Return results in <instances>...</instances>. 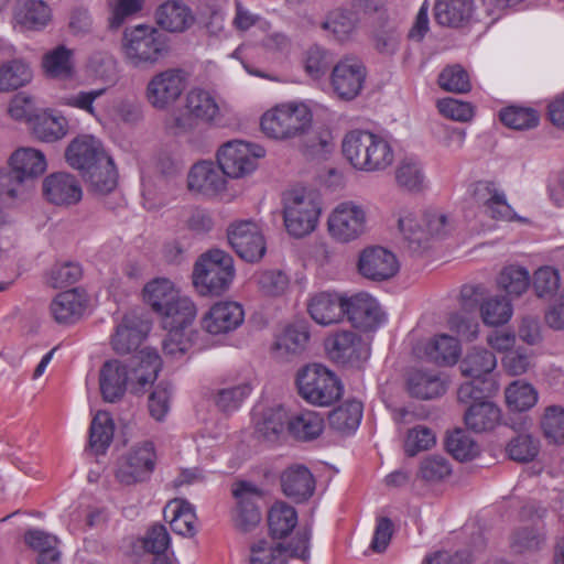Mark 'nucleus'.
<instances>
[{
    "label": "nucleus",
    "mask_w": 564,
    "mask_h": 564,
    "mask_svg": "<svg viewBox=\"0 0 564 564\" xmlns=\"http://www.w3.org/2000/svg\"><path fill=\"white\" fill-rule=\"evenodd\" d=\"M311 529L297 531L295 539L285 545L274 538H262L250 546V564H288L290 557L303 561L310 557Z\"/></svg>",
    "instance_id": "7"
},
{
    "label": "nucleus",
    "mask_w": 564,
    "mask_h": 564,
    "mask_svg": "<svg viewBox=\"0 0 564 564\" xmlns=\"http://www.w3.org/2000/svg\"><path fill=\"white\" fill-rule=\"evenodd\" d=\"M313 116L304 104H284L267 111L261 118V129L273 139L303 135L312 127Z\"/></svg>",
    "instance_id": "6"
},
{
    "label": "nucleus",
    "mask_w": 564,
    "mask_h": 564,
    "mask_svg": "<svg viewBox=\"0 0 564 564\" xmlns=\"http://www.w3.org/2000/svg\"><path fill=\"white\" fill-rule=\"evenodd\" d=\"M83 177L89 184L90 191L97 195L111 193L117 186V173L113 161L108 156V162H99L83 174Z\"/></svg>",
    "instance_id": "42"
},
{
    "label": "nucleus",
    "mask_w": 564,
    "mask_h": 564,
    "mask_svg": "<svg viewBox=\"0 0 564 564\" xmlns=\"http://www.w3.org/2000/svg\"><path fill=\"white\" fill-rule=\"evenodd\" d=\"M362 417V403L358 400H348L334 409L328 416L329 425L339 432L355 431Z\"/></svg>",
    "instance_id": "48"
},
{
    "label": "nucleus",
    "mask_w": 564,
    "mask_h": 564,
    "mask_svg": "<svg viewBox=\"0 0 564 564\" xmlns=\"http://www.w3.org/2000/svg\"><path fill=\"white\" fill-rule=\"evenodd\" d=\"M345 159L359 171L377 172L390 166L394 153L381 137L366 130L347 132L341 142Z\"/></svg>",
    "instance_id": "2"
},
{
    "label": "nucleus",
    "mask_w": 564,
    "mask_h": 564,
    "mask_svg": "<svg viewBox=\"0 0 564 564\" xmlns=\"http://www.w3.org/2000/svg\"><path fill=\"white\" fill-rule=\"evenodd\" d=\"M181 295L174 283L165 278L148 282L143 289L144 301L158 314Z\"/></svg>",
    "instance_id": "40"
},
{
    "label": "nucleus",
    "mask_w": 564,
    "mask_h": 564,
    "mask_svg": "<svg viewBox=\"0 0 564 564\" xmlns=\"http://www.w3.org/2000/svg\"><path fill=\"white\" fill-rule=\"evenodd\" d=\"M321 207L317 195L306 189H294L284 197V225L290 235L302 238L311 234L318 221Z\"/></svg>",
    "instance_id": "8"
},
{
    "label": "nucleus",
    "mask_w": 564,
    "mask_h": 564,
    "mask_svg": "<svg viewBox=\"0 0 564 564\" xmlns=\"http://www.w3.org/2000/svg\"><path fill=\"white\" fill-rule=\"evenodd\" d=\"M33 135L42 142H56L68 133V121L53 111L44 110L35 115L30 124Z\"/></svg>",
    "instance_id": "33"
},
{
    "label": "nucleus",
    "mask_w": 564,
    "mask_h": 564,
    "mask_svg": "<svg viewBox=\"0 0 564 564\" xmlns=\"http://www.w3.org/2000/svg\"><path fill=\"white\" fill-rule=\"evenodd\" d=\"M268 523L271 533L270 538L282 541L297 524L296 510L285 502H276L269 510Z\"/></svg>",
    "instance_id": "43"
},
{
    "label": "nucleus",
    "mask_w": 564,
    "mask_h": 564,
    "mask_svg": "<svg viewBox=\"0 0 564 564\" xmlns=\"http://www.w3.org/2000/svg\"><path fill=\"white\" fill-rule=\"evenodd\" d=\"M425 354L438 365H454L458 360L460 346L456 338L442 334L426 344Z\"/></svg>",
    "instance_id": "46"
},
{
    "label": "nucleus",
    "mask_w": 564,
    "mask_h": 564,
    "mask_svg": "<svg viewBox=\"0 0 564 564\" xmlns=\"http://www.w3.org/2000/svg\"><path fill=\"white\" fill-rule=\"evenodd\" d=\"M480 313L486 325L499 326L511 318L512 306L505 296H492L480 305Z\"/></svg>",
    "instance_id": "58"
},
{
    "label": "nucleus",
    "mask_w": 564,
    "mask_h": 564,
    "mask_svg": "<svg viewBox=\"0 0 564 564\" xmlns=\"http://www.w3.org/2000/svg\"><path fill=\"white\" fill-rule=\"evenodd\" d=\"M131 389V373L126 364L112 359L106 361L99 370V389L106 402H117Z\"/></svg>",
    "instance_id": "21"
},
{
    "label": "nucleus",
    "mask_w": 564,
    "mask_h": 564,
    "mask_svg": "<svg viewBox=\"0 0 564 564\" xmlns=\"http://www.w3.org/2000/svg\"><path fill=\"white\" fill-rule=\"evenodd\" d=\"M225 176L219 164L203 161L192 166L187 175V185L192 191L213 195L225 188Z\"/></svg>",
    "instance_id": "26"
},
{
    "label": "nucleus",
    "mask_w": 564,
    "mask_h": 564,
    "mask_svg": "<svg viewBox=\"0 0 564 564\" xmlns=\"http://www.w3.org/2000/svg\"><path fill=\"white\" fill-rule=\"evenodd\" d=\"M301 138L303 151L311 158L324 159L335 147L333 134L327 129L307 130Z\"/></svg>",
    "instance_id": "56"
},
{
    "label": "nucleus",
    "mask_w": 564,
    "mask_h": 564,
    "mask_svg": "<svg viewBox=\"0 0 564 564\" xmlns=\"http://www.w3.org/2000/svg\"><path fill=\"white\" fill-rule=\"evenodd\" d=\"M358 24L359 17L355 11L336 8L327 13L321 28L335 41L346 42L354 36Z\"/></svg>",
    "instance_id": "34"
},
{
    "label": "nucleus",
    "mask_w": 564,
    "mask_h": 564,
    "mask_svg": "<svg viewBox=\"0 0 564 564\" xmlns=\"http://www.w3.org/2000/svg\"><path fill=\"white\" fill-rule=\"evenodd\" d=\"M31 183L10 166L0 172V197L9 202L23 200L29 193Z\"/></svg>",
    "instance_id": "49"
},
{
    "label": "nucleus",
    "mask_w": 564,
    "mask_h": 564,
    "mask_svg": "<svg viewBox=\"0 0 564 564\" xmlns=\"http://www.w3.org/2000/svg\"><path fill=\"white\" fill-rule=\"evenodd\" d=\"M323 430L324 420L317 412L305 410L289 416V433L297 440H314Z\"/></svg>",
    "instance_id": "41"
},
{
    "label": "nucleus",
    "mask_w": 564,
    "mask_h": 564,
    "mask_svg": "<svg viewBox=\"0 0 564 564\" xmlns=\"http://www.w3.org/2000/svg\"><path fill=\"white\" fill-rule=\"evenodd\" d=\"M263 155V150L253 152L250 145L242 141H229L217 153V162L226 176L243 177L257 167V159Z\"/></svg>",
    "instance_id": "13"
},
{
    "label": "nucleus",
    "mask_w": 564,
    "mask_h": 564,
    "mask_svg": "<svg viewBox=\"0 0 564 564\" xmlns=\"http://www.w3.org/2000/svg\"><path fill=\"white\" fill-rule=\"evenodd\" d=\"M43 194L51 204L56 206L75 205L83 196L80 184L76 177L65 172L46 176L43 181Z\"/></svg>",
    "instance_id": "22"
},
{
    "label": "nucleus",
    "mask_w": 564,
    "mask_h": 564,
    "mask_svg": "<svg viewBox=\"0 0 564 564\" xmlns=\"http://www.w3.org/2000/svg\"><path fill=\"white\" fill-rule=\"evenodd\" d=\"M9 164L31 182L42 175L47 166L45 155L33 148H21L14 151Z\"/></svg>",
    "instance_id": "38"
},
{
    "label": "nucleus",
    "mask_w": 564,
    "mask_h": 564,
    "mask_svg": "<svg viewBox=\"0 0 564 564\" xmlns=\"http://www.w3.org/2000/svg\"><path fill=\"white\" fill-rule=\"evenodd\" d=\"M161 366L162 361L156 350L149 347L141 349L128 366L131 373V391L143 392L155 381Z\"/></svg>",
    "instance_id": "24"
},
{
    "label": "nucleus",
    "mask_w": 564,
    "mask_h": 564,
    "mask_svg": "<svg viewBox=\"0 0 564 564\" xmlns=\"http://www.w3.org/2000/svg\"><path fill=\"white\" fill-rule=\"evenodd\" d=\"M186 72L170 67L155 73L145 87V99L154 109L166 110L174 105L186 88Z\"/></svg>",
    "instance_id": "10"
},
{
    "label": "nucleus",
    "mask_w": 564,
    "mask_h": 564,
    "mask_svg": "<svg viewBox=\"0 0 564 564\" xmlns=\"http://www.w3.org/2000/svg\"><path fill=\"white\" fill-rule=\"evenodd\" d=\"M52 19L51 8L43 0H18L14 21L22 30L39 31Z\"/></svg>",
    "instance_id": "31"
},
{
    "label": "nucleus",
    "mask_w": 564,
    "mask_h": 564,
    "mask_svg": "<svg viewBox=\"0 0 564 564\" xmlns=\"http://www.w3.org/2000/svg\"><path fill=\"white\" fill-rule=\"evenodd\" d=\"M408 390L415 398L432 399L443 394L445 387L436 375L413 370L408 378Z\"/></svg>",
    "instance_id": "47"
},
{
    "label": "nucleus",
    "mask_w": 564,
    "mask_h": 564,
    "mask_svg": "<svg viewBox=\"0 0 564 564\" xmlns=\"http://www.w3.org/2000/svg\"><path fill=\"white\" fill-rule=\"evenodd\" d=\"M345 297L327 292L318 293L308 302L311 317L321 325L327 326L344 318Z\"/></svg>",
    "instance_id": "30"
},
{
    "label": "nucleus",
    "mask_w": 564,
    "mask_h": 564,
    "mask_svg": "<svg viewBox=\"0 0 564 564\" xmlns=\"http://www.w3.org/2000/svg\"><path fill=\"white\" fill-rule=\"evenodd\" d=\"M544 436L554 444L564 443V408L550 405L541 419Z\"/></svg>",
    "instance_id": "59"
},
{
    "label": "nucleus",
    "mask_w": 564,
    "mask_h": 564,
    "mask_svg": "<svg viewBox=\"0 0 564 564\" xmlns=\"http://www.w3.org/2000/svg\"><path fill=\"white\" fill-rule=\"evenodd\" d=\"M235 276L232 257L220 249L203 253L193 271V283L203 295H220Z\"/></svg>",
    "instance_id": "4"
},
{
    "label": "nucleus",
    "mask_w": 564,
    "mask_h": 564,
    "mask_svg": "<svg viewBox=\"0 0 564 564\" xmlns=\"http://www.w3.org/2000/svg\"><path fill=\"white\" fill-rule=\"evenodd\" d=\"M424 173L419 161L405 158L395 169V181L409 192H420L424 187Z\"/></svg>",
    "instance_id": "54"
},
{
    "label": "nucleus",
    "mask_w": 564,
    "mask_h": 564,
    "mask_svg": "<svg viewBox=\"0 0 564 564\" xmlns=\"http://www.w3.org/2000/svg\"><path fill=\"white\" fill-rule=\"evenodd\" d=\"M242 306L237 302H219L213 305L202 319V327L212 335L235 330L243 322Z\"/></svg>",
    "instance_id": "23"
},
{
    "label": "nucleus",
    "mask_w": 564,
    "mask_h": 564,
    "mask_svg": "<svg viewBox=\"0 0 564 564\" xmlns=\"http://www.w3.org/2000/svg\"><path fill=\"white\" fill-rule=\"evenodd\" d=\"M445 446L447 452L460 462L471 460L479 454L478 444L463 429H456L449 433Z\"/></svg>",
    "instance_id": "52"
},
{
    "label": "nucleus",
    "mask_w": 564,
    "mask_h": 564,
    "mask_svg": "<svg viewBox=\"0 0 564 564\" xmlns=\"http://www.w3.org/2000/svg\"><path fill=\"white\" fill-rule=\"evenodd\" d=\"M398 227L403 238L404 247L413 254H420L430 246L429 234L423 220V214L403 212L398 219Z\"/></svg>",
    "instance_id": "28"
},
{
    "label": "nucleus",
    "mask_w": 564,
    "mask_h": 564,
    "mask_svg": "<svg viewBox=\"0 0 564 564\" xmlns=\"http://www.w3.org/2000/svg\"><path fill=\"white\" fill-rule=\"evenodd\" d=\"M310 333L304 323L289 325L273 344V350L279 358H289L302 354L308 343Z\"/></svg>",
    "instance_id": "35"
},
{
    "label": "nucleus",
    "mask_w": 564,
    "mask_h": 564,
    "mask_svg": "<svg viewBox=\"0 0 564 564\" xmlns=\"http://www.w3.org/2000/svg\"><path fill=\"white\" fill-rule=\"evenodd\" d=\"M539 451V441L530 434H520L513 437L507 445L509 457L519 463L533 460L538 456Z\"/></svg>",
    "instance_id": "61"
},
{
    "label": "nucleus",
    "mask_w": 564,
    "mask_h": 564,
    "mask_svg": "<svg viewBox=\"0 0 564 564\" xmlns=\"http://www.w3.org/2000/svg\"><path fill=\"white\" fill-rule=\"evenodd\" d=\"M232 495L237 500L236 529L245 533L252 531L261 521L259 501L263 498L262 490L252 482L239 481L234 485Z\"/></svg>",
    "instance_id": "12"
},
{
    "label": "nucleus",
    "mask_w": 564,
    "mask_h": 564,
    "mask_svg": "<svg viewBox=\"0 0 564 564\" xmlns=\"http://www.w3.org/2000/svg\"><path fill=\"white\" fill-rule=\"evenodd\" d=\"M258 290L265 296L282 295L289 286V278L281 270H264L254 275Z\"/></svg>",
    "instance_id": "60"
},
{
    "label": "nucleus",
    "mask_w": 564,
    "mask_h": 564,
    "mask_svg": "<svg viewBox=\"0 0 564 564\" xmlns=\"http://www.w3.org/2000/svg\"><path fill=\"white\" fill-rule=\"evenodd\" d=\"M159 315L165 329L184 330L194 321L196 306L189 297L181 294Z\"/></svg>",
    "instance_id": "36"
},
{
    "label": "nucleus",
    "mask_w": 564,
    "mask_h": 564,
    "mask_svg": "<svg viewBox=\"0 0 564 564\" xmlns=\"http://www.w3.org/2000/svg\"><path fill=\"white\" fill-rule=\"evenodd\" d=\"M156 463L154 445L143 442L134 446L119 465L116 477L126 485L147 480L153 473Z\"/></svg>",
    "instance_id": "14"
},
{
    "label": "nucleus",
    "mask_w": 564,
    "mask_h": 564,
    "mask_svg": "<svg viewBox=\"0 0 564 564\" xmlns=\"http://www.w3.org/2000/svg\"><path fill=\"white\" fill-rule=\"evenodd\" d=\"M471 11L469 0H437L434 7L437 23L449 28L462 26L470 19Z\"/></svg>",
    "instance_id": "37"
},
{
    "label": "nucleus",
    "mask_w": 564,
    "mask_h": 564,
    "mask_svg": "<svg viewBox=\"0 0 564 564\" xmlns=\"http://www.w3.org/2000/svg\"><path fill=\"white\" fill-rule=\"evenodd\" d=\"M73 52L64 45H58L47 52L43 57V68L45 73L54 78L65 79L73 74L72 64Z\"/></svg>",
    "instance_id": "51"
},
{
    "label": "nucleus",
    "mask_w": 564,
    "mask_h": 564,
    "mask_svg": "<svg viewBox=\"0 0 564 564\" xmlns=\"http://www.w3.org/2000/svg\"><path fill=\"white\" fill-rule=\"evenodd\" d=\"M289 427V414L283 406L265 410L256 424L257 434L269 441L275 442Z\"/></svg>",
    "instance_id": "45"
},
{
    "label": "nucleus",
    "mask_w": 564,
    "mask_h": 564,
    "mask_svg": "<svg viewBox=\"0 0 564 564\" xmlns=\"http://www.w3.org/2000/svg\"><path fill=\"white\" fill-rule=\"evenodd\" d=\"M250 391V386L246 383L219 389L213 397L214 403L219 410L231 412L241 405Z\"/></svg>",
    "instance_id": "64"
},
{
    "label": "nucleus",
    "mask_w": 564,
    "mask_h": 564,
    "mask_svg": "<svg viewBox=\"0 0 564 564\" xmlns=\"http://www.w3.org/2000/svg\"><path fill=\"white\" fill-rule=\"evenodd\" d=\"M174 516L171 520L172 530L183 536H193L196 533V516L193 506L185 500H175Z\"/></svg>",
    "instance_id": "62"
},
{
    "label": "nucleus",
    "mask_w": 564,
    "mask_h": 564,
    "mask_svg": "<svg viewBox=\"0 0 564 564\" xmlns=\"http://www.w3.org/2000/svg\"><path fill=\"white\" fill-rule=\"evenodd\" d=\"M473 196L476 203L484 208L485 214L492 219L525 221L524 218L516 215L511 206L507 203L505 193L492 182H477L474 186Z\"/></svg>",
    "instance_id": "17"
},
{
    "label": "nucleus",
    "mask_w": 564,
    "mask_h": 564,
    "mask_svg": "<svg viewBox=\"0 0 564 564\" xmlns=\"http://www.w3.org/2000/svg\"><path fill=\"white\" fill-rule=\"evenodd\" d=\"M328 357L340 365L355 364L369 357V347L361 337L351 330H340L325 340Z\"/></svg>",
    "instance_id": "16"
},
{
    "label": "nucleus",
    "mask_w": 564,
    "mask_h": 564,
    "mask_svg": "<svg viewBox=\"0 0 564 564\" xmlns=\"http://www.w3.org/2000/svg\"><path fill=\"white\" fill-rule=\"evenodd\" d=\"M115 425L109 413L98 412L91 421L89 430V445L101 454L110 445L113 437Z\"/></svg>",
    "instance_id": "50"
},
{
    "label": "nucleus",
    "mask_w": 564,
    "mask_h": 564,
    "mask_svg": "<svg viewBox=\"0 0 564 564\" xmlns=\"http://www.w3.org/2000/svg\"><path fill=\"white\" fill-rule=\"evenodd\" d=\"M85 307V296L77 289H72L57 294L51 303L50 311L57 323L73 324L82 317Z\"/></svg>",
    "instance_id": "32"
},
{
    "label": "nucleus",
    "mask_w": 564,
    "mask_h": 564,
    "mask_svg": "<svg viewBox=\"0 0 564 564\" xmlns=\"http://www.w3.org/2000/svg\"><path fill=\"white\" fill-rule=\"evenodd\" d=\"M367 212L355 202L336 205L328 216L327 227L330 237L340 243L359 239L367 231Z\"/></svg>",
    "instance_id": "9"
},
{
    "label": "nucleus",
    "mask_w": 564,
    "mask_h": 564,
    "mask_svg": "<svg viewBox=\"0 0 564 564\" xmlns=\"http://www.w3.org/2000/svg\"><path fill=\"white\" fill-rule=\"evenodd\" d=\"M466 425L474 432L492 430L500 421V410L494 403L479 401L469 405L464 416Z\"/></svg>",
    "instance_id": "39"
},
{
    "label": "nucleus",
    "mask_w": 564,
    "mask_h": 564,
    "mask_svg": "<svg viewBox=\"0 0 564 564\" xmlns=\"http://www.w3.org/2000/svg\"><path fill=\"white\" fill-rule=\"evenodd\" d=\"M32 73L28 64L12 61L0 68V91H10L28 84Z\"/></svg>",
    "instance_id": "57"
},
{
    "label": "nucleus",
    "mask_w": 564,
    "mask_h": 564,
    "mask_svg": "<svg viewBox=\"0 0 564 564\" xmlns=\"http://www.w3.org/2000/svg\"><path fill=\"white\" fill-rule=\"evenodd\" d=\"M150 326L134 315H126L112 336V348L117 354H129L135 350L145 338Z\"/></svg>",
    "instance_id": "27"
},
{
    "label": "nucleus",
    "mask_w": 564,
    "mask_h": 564,
    "mask_svg": "<svg viewBox=\"0 0 564 564\" xmlns=\"http://www.w3.org/2000/svg\"><path fill=\"white\" fill-rule=\"evenodd\" d=\"M299 394L308 403L328 406L337 401L343 387L336 375L319 364H312L297 372Z\"/></svg>",
    "instance_id": "5"
},
{
    "label": "nucleus",
    "mask_w": 564,
    "mask_h": 564,
    "mask_svg": "<svg viewBox=\"0 0 564 564\" xmlns=\"http://www.w3.org/2000/svg\"><path fill=\"white\" fill-rule=\"evenodd\" d=\"M220 118L215 96L203 88H192L185 96L183 110L166 119L165 127L173 135L194 133L200 126H210Z\"/></svg>",
    "instance_id": "3"
},
{
    "label": "nucleus",
    "mask_w": 564,
    "mask_h": 564,
    "mask_svg": "<svg viewBox=\"0 0 564 564\" xmlns=\"http://www.w3.org/2000/svg\"><path fill=\"white\" fill-rule=\"evenodd\" d=\"M496 366L497 359L494 352L479 347L469 350L459 364L462 373L474 379L489 375Z\"/></svg>",
    "instance_id": "44"
},
{
    "label": "nucleus",
    "mask_w": 564,
    "mask_h": 564,
    "mask_svg": "<svg viewBox=\"0 0 564 564\" xmlns=\"http://www.w3.org/2000/svg\"><path fill=\"white\" fill-rule=\"evenodd\" d=\"M506 402L512 411H527L538 401V392L532 384L517 380L506 389Z\"/></svg>",
    "instance_id": "53"
},
{
    "label": "nucleus",
    "mask_w": 564,
    "mask_h": 564,
    "mask_svg": "<svg viewBox=\"0 0 564 564\" xmlns=\"http://www.w3.org/2000/svg\"><path fill=\"white\" fill-rule=\"evenodd\" d=\"M101 142L93 135L83 134L76 137L65 151L66 162L82 174L99 162H108Z\"/></svg>",
    "instance_id": "18"
},
{
    "label": "nucleus",
    "mask_w": 564,
    "mask_h": 564,
    "mask_svg": "<svg viewBox=\"0 0 564 564\" xmlns=\"http://www.w3.org/2000/svg\"><path fill=\"white\" fill-rule=\"evenodd\" d=\"M315 485L311 470L301 464L291 465L281 474L283 494L296 502L311 498L315 491Z\"/></svg>",
    "instance_id": "25"
},
{
    "label": "nucleus",
    "mask_w": 564,
    "mask_h": 564,
    "mask_svg": "<svg viewBox=\"0 0 564 564\" xmlns=\"http://www.w3.org/2000/svg\"><path fill=\"white\" fill-rule=\"evenodd\" d=\"M123 57L137 69H150L165 59L172 51L170 37L152 25L127 28L121 40Z\"/></svg>",
    "instance_id": "1"
},
{
    "label": "nucleus",
    "mask_w": 564,
    "mask_h": 564,
    "mask_svg": "<svg viewBox=\"0 0 564 564\" xmlns=\"http://www.w3.org/2000/svg\"><path fill=\"white\" fill-rule=\"evenodd\" d=\"M358 269L362 276L373 281L392 278L399 270L395 256L382 247H368L359 257Z\"/></svg>",
    "instance_id": "19"
},
{
    "label": "nucleus",
    "mask_w": 564,
    "mask_h": 564,
    "mask_svg": "<svg viewBox=\"0 0 564 564\" xmlns=\"http://www.w3.org/2000/svg\"><path fill=\"white\" fill-rule=\"evenodd\" d=\"M155 21L169 32H184L195 21L191 8L181 0H167L158 7Z\"/></svg>",
    "instance_id": "29"
},
{
    "label": "nucleus",
    "mask_w": 564,
    "mask_h": 564,
    "mask_svg": "<svg viewBox=\"0 0 564 564\" xmlns=\"http://www.w3.org/2000/svg\"><path fill=\"white\" fill-rule=\"evenodd\" d=\"M366 75V67L358 58L345 57L334 66L330 85L338 98L351 100L361 91Z\"/></svg>",
    "instance_id": "15"
},
{
    "label": "nucleus",
    "mask_w": 564,
    "mask_h": 564,
    "mask_svg": "<svg viewBox=\"0 0 564 564\" xmlns=\"http://www.w3.org/2000/svg\"><path fill=\"white\" fill-rule=\"evenodd\" d=\"M227 236L231 248L247 262H257L265 253L267 246L263 234L252 220L232 223L227 229Z\"/></svg>",
    "instance_id": "11"
},
{
    "label": "nucleus",
    "mask_w": 564,
    "mask_h": 564,
    "mask_svg": "<svg viewBox=\"0 0 564 564\" xmlns=\"http://www.w3.org/2000/svg\"><path fill=\"white\" fill-rule=\"evenodd\" d=\"M498 285L509 295L520 296L530 285L529 271L519 265H508L498 276Z\"/></svg>",
    "instance_id": "55"
},
{
    "label": "nucleus",
    "mask_w": 564,
    "mask_h": 564,
    "mask_svg": "<svg viewBox=\"0 0 564 564\" xmlns=\"http://www.w3.org/2000/svg\"><path fill=\"white\" fill-rule=\"evenodd\" d=\"M345 315L354 327L361 330L375 329L383 318L377 301L366 293L345 297L344 316Z\"/></svg>",
    "instance_id": "20"
},
{
    "label": "nucleus",
    "mask_w": 564,
    "mask_h": 564,
    "mask_svg": "<svg viewBox=\"0 0 564 564\" xmlns=\"http://www.w3.org/2000/svg\"><path fill=\"white\" fill-rule=\"evenodd\" d=\"M438 84L444 90L457 94L471 88L468 73L458 64L446 66L438 76Z\"/></svg>",
    "instance_id": "63"
}]
</instances>
